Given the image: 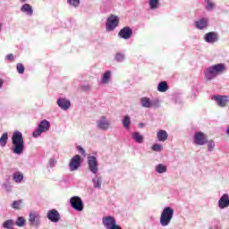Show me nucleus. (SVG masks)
<instances>
[{
  "instance_id": "nucleus-1",
  "label": "nucleus",
  "mask_w": 229,
  "mask_h": 229,
  "mask_svg": "<svg viewBox=\"0 0 229 229\" xmlns=\"http://www.w3.org/2000/svg\"><path fill=\"white\" fill-rule=\"evenodd\" d=\"M226 71V65L223 63L214 64L205 71V78L206 80L211 81L214 80L216 76H219V74H223Z\"/></svg>"
},
{
  "instance_id": "nucleus-2",
  "label": "nucleus",
  "mask_w": 229,
  "mask_h": 229,
  "mask_svg": "<svg viewBox=\"0 0 229 229\" xmlns=\"http://www.w3.org/2000/svg\"><path fill=\"white\" fill-rule=\"evenodd\" d=\"M12 142L14 155H21L24 151V138L22 137V133L19 131H14L12 137Z\"/></svg>"
},
{
  "instance_id": "nucleus-3",
  "label": "nucleus",
  "mask_w": 229,
  "mask_h": 229,
  "mask_svg": "<svg viewBox=\"0 0 229 229\" xmlns=\"http://www.w3.org/2000/svg\"><path fill=\"white\" fill-rule=\"evenodd\" d=\"M173 216H174V209L171 207L165 208L160 216L161 226H167L173 220Z\"/></svg>"
},
{
  "instance_id": "nucleus-4",
  "label": "nucleus",
  "mask_w": 229,
  "mask_h": 229,
  "mask_svg": "<svg viewBox=\"0 0 229 229\" xmlns=\"http://www.w3.org/2000/svg\"><path fill=\"white\" fill-rule=\"evenodd\" d=\"M49 128H51V123L49 121L42 120L38 124V128L33 131L32 136L37 139V137H40L42 133L49 131Z\"/></svg>"
},
{
  "instance_id": "nucleus-5",
  "label": "nucleus",
  "mask_w": 229,
  "mask_h": 229,
  "mask_svg": "<svg viewBox=\"0 0 229 229\" xmlns=\"http://www.w3.org/2000/svg\"><path fill=\"white\" fill-rule=\"evenodd\" d=\"M106 26L107 31H114V30H115L117 26H119V17L115 15H111L107 19V22Z\"/></svg>"
},
{
  "instance_id": "nucleus-6",
  "label": "nucleus",
  "mask_w": 229,
  "mask_h": 229,
  "mask_svg": "<svg viewBox=\"0 0 229 229\" xmlns=\"http://www.w3.org/2000/svg\"><path fill=\"white\" fill-rule=\"evenodd\" d=\"M81 166V157L75 155L69 163L70 171H76Z\"/></svg>"
},
{
  "instance_id": "nucleus-7",
  "label": "nucleus",
  "mask_w": 229,
  "mask_h": 229,
  "mask_svg": "<svg viewBox=\"0 0 229 229\" xmlns=\"http://www.w3.org/2000/svg\"><path fill=\"white\" fill-rule=\"evenodd\" d=\"M70 203L74 210H77L78 212H81V210H83V201H81V198L78 196L72 197Z\"/></svg>"
},
{
  "instance_id": "nucleus-8",
  "label": "nucleus",
  "mask_w": 229,
  "mask_h": 229,
  "mask_svg": "<svg viewBox=\"0 0 229 229\" xmlns=\"http://www.w3.org/2000/svg\"><path fill=\"white\" fill-rule=\"evenodd\" d=\"M89 169L93 174H98V158L95 156H89L88 157Z\"/></svg>"
},
{
  "instance_id": "nucleus-9",
  "label": "nucleus",
  "mask_w": 229,
  "mask_h": 229,
  "mask_svg": "<svg viewBox=\"0 0 229 229\" xmlns=\"http://www.w3.org/2000/svg\"><path fill=\"white\" fill-rule=\"evenodd\" d=\"M208 142L207 136L203 132H195L194 144L196 146H205Z\"/></svg>"
},
{
  "instance_id": "nucleus-10",
  "label": "nucleus",
  "mask_w": 229,
  "mask_h": 229,
  "mask_svg": "<svg viewBox=\"0 0 229 229\" xmlns=\"http://www.w3.org/2000/svg\"><path fill=\"white\" fill-rule=\"evenodd\" d=\"M102 223L105 228L111 229L117 225V220L114 216H105L102 218Z\"/></svg>"
},
{
  "instance_id": "nucleus-11",
  "label": "nucleus",
  "mask_w": 229,
  "mask_h": 229,
  "mask_svg": "<svg viewBox=\"0 0 229 229\" xmlns=\"http://www.w3.org/2000/svg\"><path fill=\"white\" fill-rule=\"evenodd\" d=\"M131 35H133V30L130 27L123 28L118 33L120 38H124V40H128V38H131Z\"/></svg>"
},
{
  "instance_id": "nucleus-12",
  "label": "nucleus",
  "mask_w": 229,
  "mask_h": 229,
  "mask_svg": "<svg viewBox=\"0 0 229 229\" xmlns=\"http://www.w3.org/2000/svg\"><path fill=\"white\" fill-rule=\"evenodd\" d=\"M29 223L31 226H38V225H40V216L35 212L30 213Z\"/></svg>"
},
{
  "instance_id": "nucleus-13",
  "label": "nucleus",
  "mask_w": 229,
  "mask_h": 229,
  "mask_svg": "<svg viewBox=\"0 0 229 229\" xmlns=\"http://www.w3.org/2000/svg\"><path fill=\"white\" fill-rule=\"evenodd\" d=\"M47 218L52 223H58L60 221V213L56 211V209H52L47 212Z\"/></svg>"
},
{
  "instance_id": "nucleus-14",
  "label": "nucleus",
  "mask_w": 229,
  "mask_h": 229,
  "mask_svg": "<svg viewBox=\"0 0 229 229\" xmlns=\"http://www.w3.org/2000/svg\"><path fill=\"white\" fill-rule=\"evenodd\" d=\"M213 99L216 101L218 106H226L228 104V97L226 96H215Z\"/></svg>"
},
{
  "instance_id": "nucleus-15",
  "label": "nucleus",
  "mask_w": 229,
  "mask_h": 229,
  "mask_svg": "<svg viewBox=\"0 0 229 229\" xmlns=\"http://www.w3.org/2000/svg\"><path fill=\"white\" fill-rule=\"evenodd\" d=\"M57 105L62 110H69V108H71V101L65 98H59L57 100Z\"/></svg>"
},
{
  "instance_id": "nucleus-16",
  "label": "nucleus",
  "mask_w": 229,
  "mask_h": 229,
  "mask_svg": "<svg viewBox=\"0 0 229 229\" xmlns=\"http://www.w3.org/2000/svg\"><path fill=\"white\" fill-rule=\"evenodd\" d=\"M219 208H226L229 207V196L228 194H224L218 200Z\"/></svg>"
},
{
  "instance_id": "nucleus-17",
  "label": "nucleus",
  "mask_w": 229,
  "mask_h": 229,
  "mask_svg": "<svg viewBox=\"0 0 229 229\" xmlns=\"http://www.w3.org/2000/svg\"><path fill=\"white\" fill-rule=\"evenodd\" d=\"M98 128H99V130H108L110 128V122L106 121V117L103 116L102 119L98 122Z\"/></svg>"
},
{
  "instance_id": "nucleus-18",
  "label": "nucleus",
  "mask_w": 229,
  "mask_h": 229,
  "mask_svg": "<svg viewBox=\"0 0 229 229\" xmlns=\"http://www.w3.org/2000/svg\"><path fill=\"white\" fill-rule=\"evenodd\" d=\"M206 42L209 44H214V42H217V33L216 32H208L205 36Z\"/></svg>"
},
{
  "instance_id": "nucleus-19",
  "label": "nucleus",
  "mask_w": 229,
  "mask_h": 229,
  "mask_svg": "<svg viewBox=\"0 0 229 229\" xmlns=\"http://www.w3.org/2000/svg\"><path fill=\"white\" fill-rule=\"evenodd\" d=\"M195 26L198 30H205L208 26V20L202 18L195 22Z\"/></svg>"
},
{
  "instance_id": "nucleus-20",
  "label": "nucleus",
  "mask_w": 229,
  "mask_h": 229,
  "mask_svg": "<svg viewBox=\"0 0 229 229\" xmlns=\"http://www.w3.org/2000/svg\"><path fill=\"white\" fill-rule=\"evenodd\" d=\"M157 137L159 142H165V140H167L169 137V134H167L166 131L160 130L159 131H157Z\"/></svg>"
},
{
  "instance_id": "nucleus-21",
  "label": "nucleus",
  "mask_w": 229,
  "mask_h": 229,
  "mask_svg": "<svg viewBox=\"0 0 229 229\" xmlns=\"http://www.w3.org/2000/svg\"><path fill=\"white\" fill-rule=\"evenodd\" d=\"M21 12L27 13V15H33V7L30 4H24L21 7Z\"/></svg>"
},
{
  "instance_id": "nucleus-22",
  "label": "nucleus",
  "mask_w": 229,
  "mask_h": 229,
  "mask_svg": "<svg viewBox=\"0 0 229 229\" xmlns=\"http://www.w3.org/2000/svg\"><path fill=\"white\" fill-rule=\"evenodd\" d=\"M140 101L143 108H151L152 106L151 99H149L148 97L141 98Z\"/></svg>"
},
{
  "instance_id": "nucleus-23",
  "label": "nucleus",
  "mask_w": 229,
  "mask_h": 229,
  "mask_svg": "<svg viewBox=\"0 0 229 229\" xmlns=\"http://www.w3.org/2000/svg\"><path fill=\"white\" fill-rule=\"evenodd\" d=\"M157 90L159 92H167V90H169V86H167V82L161 81L157 86Z\"/></svg>"
},
{
  "instance_id": "nucleus-24",
  "label": "nucleus",
  "mask_w": 229,
  "mask_h": 229,
  "mask_svg": "<svg viewBox=\"0 0 229 229\" xmlns=\"http://www.w3.org/2000/svg\"><path fill=\"white\" fill-rule=\"evenodd\" d=\"M132 139H134L135 142H138V144H142V142H144V136L140 132H134L132 134Z\"/></svg>"
},
{
  "instance_id": "nucleus-25",
  "label": "nucleus",
  "mask_w": 229,
  "mask_h": 229,
  "mask_svg": "<svg viewBox=\"0 0 229 229\" xmlns=\"http://www.w3.org/2000/svg\"><path fill=\"white\" fill-rule=\"evenodd\" d=\"M110 78H112V72L106 71L102 77V83L106 84L110 81Z\"/></svg>"
},
{
  "instance_id": "nucleus-26",
  "label": "nucleus",
  "mask_w": 229,
  "mask_h": 229,
  "mask_svg": "<svg viewBox=\"0 0 229 229\" xmlns=\"http://www.w3.org/2000/svg\"><path fill=\"white\" fill-rule=\"evenodd\" d=\"M14 182H16V183H21L22 182V180H24V175L22 174H21L20 172H16L13 174V176Z\"/></svg>"
},
{
  "instance_id": "nucleus-27",
  "label": "nucleus",
  "mask_w": 229,
  "mask_h": 229,
  "mask_svg": "<svg viewBox=\"0 0 229 229\" xmlns=\"http://www.w3.org/2000/svg\"><path fill=\"white\" fill-rule=\"evenodd\" d=\"M7 143H8V132H4V134H2L0 138V146L2 148H4V146H6Z\"/></svg>"
},
{
  "instance_id": "nucleus-28",
  "label": "nucleus",
  "mask_w": 229,
  "mask_h": 229,
  "mask_svg": "<svg viewBox=\"0 0 229 229\" xmlns=\"http://www.w3.org/2000/svg\"><path fill=\"white\" fill-rule=\"evenodd\" d=\"M12 208L21 210L22 208V200H14L12 204Z\"/></svg>"
},
{
  "instance_id": "nucleus-29",
  "label": "nucleus",
  "mask_w": 229,
  "mask_h": 229,
  "mask_svg": "<svg viewBox=\"0 0 229 229\" xmlns=\"http://www.w3.org/2000/svg\"><path fill=\"white\" fill-rule=\"evenodd\" d=\"M158 4H160L159 0H149L150 10H157V8H158Z\"/></svg>"
},
{
  "instance_id": "nucleus-30",
  "label": "nucleus",
  "mask_w": 229,
  "mask_h": 229,
  "mask_svg": "<svg viewBox=\"0 0 229 229\" xmlns=\"http://www.w3.org/2000/svg\"><path fill=\"white\" fill-rule=\"evenodd\" d=\"M156 171L157 173L162 174V173H166L167 167L164 165L163 164H159L156 166Z\"/></svg>"
},
{
  "instance_id": "nucleus-31",
  "label": "nucleus",
  "mask_w": 229,
  "mask_h": 229,
  "mask_svg": "<svg viewBox=\"0 0 229 229\" xmlns=\"http://www.w3.org/2000/svg\"><path fill=\"white\" fill-rule=\"evenodd\" d=\"M93 183H94L95 189H101V183H103V179L101 177L93 179Z\"/></svg>"
},
{
  "instance_id": "nucleus-32",
  "label": "nucleus",
  "mask_w": 229,
  "mask_h": 229,
  "mask_svg": "<svg viewBox=\"0 0 229 229\" xmlns=\"http://www.w3.org/2000/svg\"><path fill=\"white\" fill-rule=\"evenodd\" d=\"M123 124L124 128H130V124H131V121L130 120V116L126 115L123 121Z\"/></svg>"
},
{
  "instance_id": "nucleus-33",
  "label": "nucleus",
  "mask_w": 229,
  "mask_h": 229,
  "mask_svg": "<svg viewBox=\"0 0 229 229\" xmlns=\"http://www.w3.org/2000/svg\"><path fill=\"white\" fill-rule=\"evenodd\" d=\"M16 69L19 74H24V71H25L24 64L18 63L16 64Z\"/></svg>"
},
{
  "instance_id": "nucleus-34",
  "label": "nucleus",
  "mask_w": 229,
  "mask_h": 229,
  "mask_svg": "<svg viewBox=\"0 0 229 229\" xmlns=\"http://www.w3.org/2000/svg\"><path fill=\"white\" fill-rule=\"evenodd\" d=\"M24 225H26V219H24V217H22V216L18 217V219L16 221V225L17 226H24Z\"/></svg>"
},
{
  "instance_id": "nucleus-35",
  "label": "nucleus",
  "mask_w": 229,
  "mask_h": 229,
  "mask_svg": "<svg viewBox=\"0 0 229 229\" xmlns=\"http://www.w3.org/2000/svg\"><path fill=\"white\" fill-rule=\"evenodd\" d=\"M152 151H157V152H160L162 151V149H164V147H162V145L160 144H154L151 148Z\"/></svg>"
},
{
  "instance_id": "nucleus-36",
  "label": "nucleus",
  "mask_w": 229,
  "mask_h": 229,
  "mask_svg": "<svg viewBox=\"0 0 229 229\" xmlns=\"http://www.w3.org/2000/svg\"><path fill=\"white\" fill-rule=\"evenodd\" d=\"M13 226V220H6L4 224H3V227L4 228H12Z\"/></svg>"
},
{
  "instance_id": "nucleus-37",
  "label": "nucleus",
  "mask_w": 229,
  "mask_h": 229,
  "mask_svg": "<svg viewBox=\"0 0 229 229\" xmlns=\"http://www.w3.org/2000/svg\"><path fill=\"white\" fill-rule=\"evenodd\" d=\"M68 3L75 8H78V6H80V0H68Z\"/></svg>"
},
{
  "instance_id": "nucleus-38",
  "label": "nucleus",
  "mask_w": 229,
  "mask_h": 229,
  "mask_svg": "<svg viewBox=\"0 0 229 229\" xmlns=\"http://www.w3.org/2000/svg\"><path fill=\"white\" fill-rule=\"evenodd\" d=\"M115 60H116V62H124V55H123L121 53H117L115 55Z\"/></svg>"
},
{
  "instance_id": "nucleus-39",
  "label": "nucleus",
  "mask_w": 229,
  "mask_h": 229,
  "mask_svg": "<svg viewBox=\"0 0 229 229\" xmlns=\"http://www.w3.org/2000/svg\"><path fill=\"white\" fill-rule=\"evenodd\" d=\"M208 5H207V10L210 11L214 8V6H216V4H214V3H212L210 0H207Z\"/></svg>"
},
{
  "instance_id": "nucleus-40",
  "label": "nucleus",
  "mask_w": 229,
  "mask_h": 229,
  "mask_svg": "<svg viewBox=\"0 0 229 229\" xmlns=\"http://www.w3.org/2000/svg\"><path fill=\"white\" fill-rule=\"evenodd\" d=\"M5 59H7L9 62H13L14 57H13V54H9L5 56Z\"/></svg>"
},
{
  "instance_id": "nucleus-41",
  "label": "nucleus",
  "mask_w": 229,
  "mask_h": 229,
  "mask_svg": "<svg viewBox=\"0 0 229 229\" xmlns=\"http://www.w3.org/2000/svg\"><path fill=\"white\" fill-rule=\"evenodd\" d=\"M214 146H216L214 144V141L211 140L208 142V148L209 149V151H212L214 149Z\"/></svg>"
},
{
  "instance_id": "nucleus-42",
  "label": "nucleus",
  "mask_w": 229,
  "mask_h": 229,
  "mask_svg": "<svg viewBox=\"0 0 229 229\" xmlns=\"http://www.w3.org/2000/svg\"><path fill=\"white\" fill-rule=\"evenodd\" d=\"M78 151H80L81 155H82L83 157H85V148H82L81 146H78L77 147Z\"/></svg>"
},
{
  "instance_id": "nucleus-43",
  "label": "nucleus",
  "mask_w": 229,
  "mask_h": 229,
  "mask_svg": "<svg viewBox=\"0 0 229 229\" xmlns=\"http://www.w3.org/2000/svg\"><path fill=\"white\" fill-rule=\"evenodd\" d=\"M110 229H123V228L120 227V225L116 224L115 225H114V226L111 227Z\"/></svg>"
},
{
  "instance_id": "nucleus-44",
  "label": "nucleus",
  "mask_w": 229,
  "mask_h": 229,
  "mask_svg": "<svg viewBox=\"0 0 229 229\" xmlns=\"http://www.w3.org/2000/svg\"><path fill=\"white\" fill-rule=\"evenodd\" d=\"M3 87V81L0 80V89Z\"/></svg>"
},
{
  "instance_id": "nucleus-45",
  "label": "nucleus",
  "mask_w": 229,
  "mask_h": 229,
  "mask_svg": "<svg viewBox=\"0 0 229 229\" xmlns=\"http://www.w3.org/2000/svg\"><path fill=\"white\" fill-rule=\"evenodd\" d=\"M227 133L229 134V125H228V128H227Z\"/></svg>"
},
{
  "instance_id": "nucleus-46",
  "label": "nucleus",
  "mask_w": 229,
  "mask_h": 229,
  "mask_svg": "<svg viewBox=\"0 0 229 229\" xmlns=\"http://www.w3.org/2000/svg\"><path fill=\"white\" fill-rule=\"evenodd\" d=\"M24 1H26V0H21V3H24Z\"/></svg>"
},
{
  "instance_id": "nucleus-47",
  "label": "nucleus",
  "mask_w": 229,
  "mask_h": 229,
  "mask_svg": "<svg viewBox=\"0 0 229 229\" xmlns=\"http://www.w3.org/2000/svg\"><path fill=\"white\" fill-rule=\"evenodd\" d=\"M0 31H1V24H0Z\"/></svg>"
}]
</instances>
